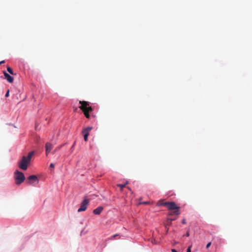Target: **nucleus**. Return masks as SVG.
<instances>
[{"label": "nucleus", "mask_w": 252, "mask_h": 252, "mask_svg": "<svg viewBox=\"0 0 252 252\" xmlns=\"http://www.w3.org/2000/svg\"><path fill=\"white\" fill-rule=\"evenodd\" d=\"M34 154V151L31 152L29 153L27 157L23 156L21 160L18 162V166L19 168L23 170L27 169L28 165L31 163L32 157Z\"/></svg>", "instance_id": "obj_1"}, {"label": "nucleus", "mask_w": 252, "mask_h": 252, "mask_svg": "<svg viewBox=\"0 0 252 252\" xmlns=\"http://www.w3.org/2000/svg\"><path fill=\"white\" fill-rule=\"evenodd\" d=\"M157 205L166 206L169 210H172L176 208V204L174 202H164L163 200H159L158 201Z\"/></svg>", "instance_id": "obj_2"}, {"label": "nucleus", "mask_w": 252, "mask_h": 252, "mask_svg": "<svg viewBox=\"0 0 252 252\" xmlns=\"http://www.w3.org/2000/svg\"><path fill=\"white\" fill-rule=\"evenodd\" d=\"M79 104L81 105L79 108L83 112V113L91 112L93 109L92 107L90 106L89 102L86 101H79Z\"/></svg>", "instance_id": "obj_3"}, {"label": "nucleus", "mask_w": 252, "mask_h": 252, "mask_svg": "<svg viewBox=\"0 0 252 252\" xmlns=\"http://www.w3.org/2000/svg\"><path fill=\"white\" fill-rule=\"evenodd\" d=\"M14 178L16 181V184L18 185L23 183L25 179L24 174L22 172L19 171H16L15 172Z\"/></svg>", "instance_id": "obj_4"}, {"label": "nucleus", "mask_w": 252, "mask_h": 252, "mask_svg": "<svg viewBox=\"0 0 252 252\" xmlns=\"http://www.w3.org/2000/svg\"><path fill=\"white\" fill-rule=\"evenodd\" d=\"M89 200L85 198L84 200L82 202L81 204L80 207L78 209V212H80L82 211H84L86 210L87 208V206L89 204Z\"/></svg>", "instance_id": "obj_5"}, {"label": "nucleus", "mask_w": 252, "mask_h": 252, "mask_svg": "<svg viewBox=\"0 0 252 252\" xmlns=\"http://www.w3.org/2000/svg\"><path fill=\"white\" fill-rule=\"evenodd\" d=\"M53 149V145L51 143L47 142L45 144V154L46 156H47L48 154Z\"/></svg>", "instance_id": "obj_6"}, {"label": "nucleus", "mask_w": 252, "mask_h": 252, "mask_svg": "<svg viewBox=\"0 0 252 252\" xmlns=\"http://www.w3.org/2000/svg\"><path fill=\"white\" fill-rule=\"evenodd\" d=\"M180 208L179 207H178L176 205V208L173 209L171 211L169 212V215L170 216H174V215H179L180 214Z\"/></svg>", "instance_id": "obj_7"}, {"label": "nucleus", "mask_w": 252, "mask_h": 252, "mask_svg": "<svg viewBox=\"0 0 252 252\" xmlns=\"http://www.w3.org/2000/svg\"><path fill=\"white\" fill-rule=\"evenodd\" d=\"M3 74L5 78L9 83H12L13 82V78L8 74L6 71H3Z\"/></svg>", "instance_id": "obj_8"}, {"label": "nucleus", "mask_w": 252, "mask_h": 252, "mask_svg": "<svg viewBox=\"0 0 252 252\" xmlns=\"http://www.w3.org/2000/svg\"><path fill=\"white\" fill-rule=\"evenodd\" d=\"M103 208L102 206H99L93 211V213L95 215H99L102 211Z\"/></svg>", "instance_id": "obj_9"}, {"label": "nucleus", "mask_w": 252, "mask_h": 252, "mask_svg": "<svg viewBox=\"0 0 252 252\" xmlns=\"http://www.w3.org/2000/svg\"><path fill=\"white\" fill-rule=\"evenodd\" d=\"M92 129V127H91V126L87 127L82 130V133L83 135L87 134V135H89L90 132Z\"/></svg>", "instance_id": "obj_10"}, {"label": "nucleus", "mask_w": 252, "mask_h": 252, "mask_svg": "<svg viewBox=\"0 0 252 252\" xmlns=\"http://www.w3.org/2000/svg\"><path fill=\"white\" fill-rule=\"evenodd\" d=\"M28 180L30 182H36L38 181V179L35 175H31L28 178Z\"/></svg>", "instance_id": "obj_11"}, {"label": "nucleus", "mask_w": 252, "mask_h": 252, "mask_svg": "<svg viewBox=\"0 0 252 252\" xmlns=\"http://www.w3.org/2000/svg\"><path fill=\"white\" fill-rule=\"evenodd\" d=\"M128 182H126V183L124 184H118L117 186L120 188L121 190L122 191L123 188H125Z\"/></svg>", "instance_id": "obj_12"}, {"label": "nucleus", "mask_w": 252, "mask_h": 252, "mask_svg": "<svg viewBox=\"0 0 252 252\" xmlns=\"http://www.w3.org/2000/svg\"><path fill=\"white\" fill-rule=\"evenodd\" d=\"M7 70L8 71V72L11 75H13L14 73H13V72L12 71V69L9 67V66H8L7 67Z\"/></svg>", "instance_id": "obj_13"}, {"label": "nucleus", "mask_w": 252, "mask_h": 252, "mask_svg": "<svg viewBox=\"0 0 252 252\" xmlns=\"http://www.w3.org/2000/svg\"><path fill=\"white\" fill-rule=\"evenodd\" d=\"M90 113V112L84 113V115L88 119H89L90 118V115L89 114Z\"/></svg>", "instance_id": "obj_14"}, {"label": "nucleus", "mask_w": 252, "mask_h": 252, "mask_svg": "<svg viewBox=\"0 0 252 252\" xmlns=\"http://www.w3.org/2000/svg\"><path fill=\"white\" fill-rule=\"evenodd\" d=\"M83 136H84V140L85 141H87L88 140V137L89 135H88L87 134H84V135H83Z\"/></svg>", "instance_id": "obj_15"}, {"label": "nucleus", "mask_w": 252, "mask_h": 252, "mask_svg": "<svg viewBox=\"0 0 252 252\" xmlns=\"http://www.w3.org/2000/svg\"><path fill=\"white\" fill-rule=\"evenodd\" d=\"M211 245V242L208 243L206 245V248L208 249Z\"/></svg>", "instance_id": "obj_16"}, {"label": "nucleus", "mask_w": 252, "mask_h": 252, "mask_svg": "<svg viewBox=\"0 0 252 252\" xmlns=\"http://www.w3.org/2000/svg\"><path fill=\"white\" fill-rule=\"evenodd\" d=\"M191 246L189 247V248H188V249L187 250V252H191Z\"/></svg>", "instance_id": "obj_17"}, {"label": "nucleus", "mask_w": 252, "mask_h": 252, "mask_svg": "<svg viewBox=\"0 0 252 252\" xmlns=\"http://www.w3.org/2000/svg\"><path fill=\"white\" fill-rule=\"evenodd\" d=\"M54 166H55V165L53 163H51L50 165V167H51V168H54Z\"/></svg>", "instance_id": "obj_18"}, {"label": "nucleus", "mask_w": 252, "mask_h": 252, "mask_svg": "<svg viewBox=\"0 0 252 252\" xmlns=\"http://www.w3.org/2000/svg\"><path fill=\"white\" fill-rule=\"evenodd\" d=\"M9 91L8 90L5 94V96L8 97L9 96Z\"/></svg>", "instance_id": "obj_19"}, {"label": "nucleus", "mask_w": 252, "mask_h": 252, "mask_svg": "<svg viewBox=\"0 0 252 252\" xmlns=\"http://www.w3.org/2000/svg\"><path fill=\"white\" fill-rule=\"evenodd\" d=\"M152 243H153V244H157V242L154 239L153 240H152Z\"/></svg>", "instance_id": "obj_20"}, {"label": "nucleus", "mask_w": 252, "mask_h": 252, "mask_svg": "<svg viewBox=\"0 0 252 252\" xmlns=\"http://www.w3.org/2000/svg\"><path fill=\"white\" fill-rule=\"evenodd\" d=\"M141 204H149L150 202H143L141 203Z\"/></svg>", "instance_id": "obj_21"}, {"label": "nucleus", "mask_w": 252, "mask_h": 252, "mask_svg": "<svg viewBox=\"0 0 252 252\" xmlns=\"http://www.w3.org/2000/svg\"><path fill=\"white\" fill-rule=\"evenodd\" d=\"M189 232H187L186 233V234L184 236H187V237H189Z\"/></svg>", "instance_id": "obj_22"}, {"label": "nucleus", "mask_w": 252, "mask_h": 252, "mask_svg": "<svg viewBox=\"0 0 252 252\" xmlns=\"http://www.w3.org/2000/svg\"><path fill=\"white\" fill-rule=\"evenodd\" d=\"M182 223L183 224H186V220L185 219L182 220Z\"/></svg>", "instance_id": "obj_23"}, {"label": "nucleus", "mask_w": 252, "mask_h": 252, "mask_svg": "<svg viewBox=\"0 0 252 252\" xmlns=\"http://www.w3.org/2000/svg\"><path fill=\"white\" fill-rule=\"evenodd\" d=\"M172 252H178L175 249H172L171 250Z\"/></svg>", "instance_id": "obj_24"}, {"label": "nucleus", "mask_w": 252, "mask_h": 252, "mask_svg": "<svg viewBox=\"0 0 252 252\" xmlns=\"http://www.w3.org/2000/svg\"><path fill=\"white\" fill-rule=\"evenodd\" d=\"M4 62H5V61H2L0 62V65L1 64H2V63H4Z\"/></svg>", "instance_id": "obj_25"}, {"label": "nucleus", "mask_w": 252, "mask_h": 252, "mask_svg": "<svg viewBox=\"0 0 252 252\" xmlns=\"http://www.w3.org/2000/svg\"><path fill=\"white\" fill-rule=\"evenodd\" d=\"M118 235V234H115V235H114L112 237L115 238V237H116V236H117Z\"/></svg>", "instance_id": "obj_26"}, {"label": "nucleus", "mask_w": 252, "mask_h": 252, "mask_svg": "<svg viewBox=\"0 0 252 252\" xmlns=\"http://www.w3.org/2000/svg\"><path fill=\"white\" fill-rule=\"evenodd\" d=\"M171 221H173V220H175V219H170Z\"/></svg>", "instance_id": "obj_27"}, {"label": "nucleus", "mask_w": 252, "mask_h": 252, "mask_svg": "<svg viewBox=\"0 0 252 252\" xmlns=\"http://www.w3.org/2000/svg\"><path fill=\"white\" fill-rule=\"evenodd\" d=\"M74 145V144H73V145L72 146V148H73V146Z\"/></svg>", "instance_id": "obj_28"}]
</instances>
